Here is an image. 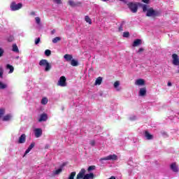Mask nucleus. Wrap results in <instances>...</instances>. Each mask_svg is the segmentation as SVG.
I'll return each mask as SVG.
<instances>
[{"label": "nucleus", "instance_id": "6e6552de", "mask_svg": "<svg viewBox=\"0 0 179 179\" xmlns=\"http://www.w3.org/2000/svg\"><path fill=\"white\" fill-rule=\"evenodd\" d=\"M47 120H48V115H47V113H42L41 114L40 118L38 121V122H43L47 121Z\"/></svg>", "mask_w": 179, "mask_h": 179}, {"label": "nucleus", "instance_id": "9d476101", "mask_svg": "<svg viewBox=\"0 0 179 179\" xmlns=\"http://www.w3.org/2000/svg\"><path fill=\"white\" fill-rule=\"evenodd\" d=\"M34 132L36 138H40L43 135V130L41 128L35 129Z\"/></svg>", "mask_w": 179, "mask_h": 179}, {"label": "nucleus", "instance_id": "f704fd0d", "mask_svg": "<svg viewBox=\"0 0 179 179\" xmlns=\"http://www.w3.org/2000/svg\"><path fill=\"white\" fill-rule=\"evenodd\" d=\"M35 20H36L37 24H40V23L41 22V19L40 18V17H36L35 18Z\"/></svg>", "mask_w": 179, "mask_h": 179}, {"label": "nucleus", "instance_id": "79ce46f5", "mask_svg": "<svg viewBox=\"0 0 179 179\" xmlns=\"http://www.w3.org/2000/svg\"><path fill=\"white\" fill-rule=\"evenodd\" d=\"M143 51H145V49H143V48H140L138 49V54H141V52H143Z\"/></svg>", "mask_w": 179, "mask_h": 179}, {"label": "nucleus", "instance_id": "4468645a", "mask_svg": "<svg viewBox=\"0 0 179 179\" xmlns=\"http://www.w3.org/2000/svg\"><path fill=\"white\" fill-rule=\"evenodd\" d=\"M145 137L148 141H151L153 139V135L150 134V133H149L148 131H145Z\"/></svg>", "mask_w": 179, "mask_h": 179}, {"label": "nucleus", "instance_id": "72a5a7b5", "mask_svg": "<svg viewBox=\"0 0 179 179\" xmlns=\"http://www.w3.org/2000/svg\"><path fill=\"white\" fill-rule=\"evenodd\" d=\"M55 3H57V5H61L62 3V0H52Z\"/></svg>", "mask_w": 179, "mask_h": 179}, {"label": "nucleus", "instance_id": "0eeeda50", "mask_svg": "<svg viewBox=\"0 0 179 179\" xmlns=\"http://www.w3.org/2000/svg\"><path fill=\"white\" fill-rule=\"evenodd\" d=\"M118 157L115 155H110L106 157L101 158V160H117Z\"/></svg>", "mask_w": 179, "mask_h": 179}, {"label": "nucleus", "instance_id": "a18cd8bd", "mask_svg": "<svg viewBox=\"0 0 179 179\" xmlns=\"http://www.w3.org/2000/svg\"><path fill=\"white\" fill-rule=\"evenodd\" d=\"M142 2H143L144 3H149V2H150V0H141Z\"/></svg>", "mask_w": 179, "mask_h": 179}, {"label": "nucleus", "instance_id": "de8ad7c7", "mask_svg": "<svg viewBox=\"0 0 179 179\" xmlns=\"http://www.w3.org/2000/svg\"><path fill=\"white\" fill-rule=\"evenodd\" d=\"M168 86H172L171 82H168Z\"/></svg>", "mask_w": 179, "mask_h": 179}, {"label": "nucleus", "instance_id": "603ef678", "mask_svg": "<svg viewBox=\"0 0 179 179\" xmlns=\"http://www.w3.org/2000/svg\"><path fill=\"white\" fill-rule=\"evenodd\" d=\"M120 1H124V0H120Z\"/></svg>", "mask_w": 179, "mask_h": 179}, {"label": "nucleus", "instance_id": "ddd939ff", "mask_svg": "<svg viewBox=\"0 0 179 179\" xmlns=\"http://www.w3.org/2000/svg\"><path fill=\"white\" fill-rule=\"evenodd\" d=\"M142 44V40L141 39H136L133 42V47H138V45H141Z\"/></svg>", "mask_w": 179, "mask_h": 179}, {"label": "nucleus", "instance_id": "f257e3e1", "mask_svg": "<svg viewBox=\"0 0 179 179\" xmlns=\"http://www.w3.org/2000/svg\"><path fill=\"white\" fill-rule=\"evenodd\" d=\"M143 12L144 13H146L148 17H157L162 15V12L155 10L153 8H150V6L148 4L143 6Z\"/></svg>", "mask_w": 179, "mask_h": 179}, {"label": "nucleus", "instance_id": "aec40b11", "mask_svg": "<svg viewBox=\"0 0 179 179\" xmlns=\"http://www.w3.org/2000/svg\"><path fill=\"white\" fill-rule=\"evenodd\" d=\"M6 69H10L9 73H13V71H15V68H13V66L10 64H7Z\"/></svg>", "mask_w": 179, "mask_h": 179}, {"label": "nucleus", "instance_id": "20e7f679", "mask_svg": "<svg viewBox=\"0 0 179 179\" xmlns=\"http://www.w3.org/2000/svg\"><path fill=\"white\" fill-rule=\"evenodd\" d=\"M39 65L40 66H45V72H49V71H51V64L47 59H41L39 62Z\"/></svg>", "mask_w": 179, "mask_h": 179}, {"label": "nucleus", "instance_id": "f8f14e48", "mask_svg": "<svg viewBox=\"0 0 179 179\" xmlns=\"http://www.w3.org/2000/svg\"><path fill=\"white\" fill-rule=\"evenodd\" d=\"M26 142V134H23L18 140V143H24Z\"/></svg>", "mask_w": 179, "mask_h": 179}, {"label": "nucleus", "instance_id": "4c0bfd02", "mask_svg": "<svg viewBox=\"0 0 179 179\" xmlns=\"http://www.w3.org/2000/svg\"><path fill=\"white\" fill-rule=\"evenodd\" d=\"M5 114V109L0 108V118Z\"/></svg>", "mask_w": 179, "mask_h": 179}, {"label": "nucleus", "instance_id": "37998d69", "mask_svg": "<svg viewBox=\"0 0 179 179\" xmlns=\"http://www.w3.org/2000/svg\"><path fill=\"white\" fill-rule=\"evenodd\" d=\"M90 145H91V146H94V145H96V141H94V140L91 141Z\"/></svg>", "mask_w": 179, "mask_h": 179}, {"label": "nucleus", "instance_id": "4be33fe9", "mask_svg": "<svg viewBox=\"0 0 179 179\" xmlns=\"http://www.w3.org/2000/svg\"><path fill=\"white\" fill-rule=\"evenodd\" d=\"M85 20L87 22V23H89V24H92V19H90V17L88 15H85Z\"/></svg>", "mask_w": 179, "mask_h": 179}, {"label": "nucleus", "instance_id": "7c9ffc66", "mask_svg": "<svg viewBox=\"0 0 179 179\" xmlns=\"http://www.w3.org/2000/svg\"><path fill=\"white\" fill-rule=\"evenodd\" d=\"M124 23H125L124 22H122L121 23L120 26L118 28L119 31H124V29H122V27L124 26Z\"/></svg>", "mask_w": 179, "mask_h": 179}, {"label": "nucleus", "instance_id": "ea45409f", "mask_svg": "<svg viewBox=\"0 0 179 179\" xmlns=\"http://www.w3.org/2000/svg\"><path fill=\"white\" fill-rule=\"evenodd\" d=\"M35 145H36L35 143H31L30 144V145L28 147V148H29L31 150V149H33V148H34Z\"/></svg>", "mask_w": 179, "mask_h": 179}, {"label": "nucleus", "instance_id": "39448f33", "mask_svg": "<svg viewBox=\"0 0 179 179\" xmlns=\"http://www.w3.org/2000/svg\"><path fill=\"white\" fill-rule=\"evenodd\" d=\"M22 8H23V4L22 3L17 4L15 1H13L10 5V10L13 12L19 10V9H22Z\"/></svg>", "mask_w": 179, "mask_h": 179}, {"label": "nucleus", "instance_id": "473e14b6", "mask_svg": "<svg viewBox=\"0 0 179 179\" xmlns=\"http://www.w3.org/2000/svg\"><path fill=\"white\" fill-rule=\"evenodd\" d=\"M113 86L115 87V89H117V87H118V86H120V81L117 80L114 83Z\"/></svg>", "mask_w": 179, "mask_h": 179}, {"label": "nucleus", "instance_id": "58836bf2", "mask_svg": "<svg viewBox=\"0 0 179 179\" xmlns=\"http://www.w3.org/2000/svg\"><path fill=\"white\" fill-rule=\"evenodd\" d=\"M3 52H5V51L3 50V49H2L1 48H0V58H1V57H3Z\"/></svg>", "mask_w": 179, "mask_h": 179}, {"label": "nucleus", "instance_id": "3c124183", "mask_svg": "<svg viewBox=\"0 0 179 179\" xmlns=\"http://www.w3.org/2000/svg\"><path fill=\"white\" fill-rule=\"evenodd\" d=\"M54 33H55V31H52V34H54Z\"/></svg>", "mask_w": 179, "mask_h": 179}, {"label": "nucleus", "instance_id": "2f4dec72", "mask_svg": "<svg viewBox=\"0 0 179 179\" xmlns=\"http://www.w3.org/2000/svg\"><path fill=\"white\" fill-rule=\"evenodd\" d=\"M0 78L1 79L3 78V69L1 66L0 67Z\"/></svg>", "mask_w": 179, "mask_h": 179}, {"label": "nucleus", "instance_id": "423d86ee", "mask_svg": "<svg viewBox=\"0 0 179 179\" xmlns=\"http://www.w3.org/2000/svg\"><path fill=\"white\" fill-rule=\"evenodd\" d=\"M57 85L58 86H61L62 87H65V86H66V78H65V76H64L60 77Z\"/></svg>", "mask_w": 179, "mask_h": 179}, {"label": "nucleus", "instance_id": "393cba45", "mask_svg": "<svg viewBox=\"0 0 179 179\" xmlns=\"http://www.w3.org/2000/svg\"><path fill=\"white\" fill-rule=\"evenodd\" d=\"M6 87H8V85H6V84H4L1 81H0V89L1 90H3V89H6Z\"/></svg>", "mask_w": 179, "mask_h": 179}, {"label": "nucleus", "instance_id": "f03ea898", "mask_svg": "<svg viewBox=\"0 0 179 179\" xmlns=\"http://www.w3.org/2000/svg\"><path fill=\"white\" fill-rule=\"evenodd\" d=\"M76 179H94V173H90L86 174V169H81L77 174Z\"/></svg>", "mask_w": 179, "mask_h": 179}, {"label": "nucleus", "instance_id": "49530a36", "mask_svg": "<svg viewBox=\"0 0 179 179\" xmlns=\"http://www.w3.org/2000/svg\"><path fill=\"white\" fill-rule=\"evenodd\" d=\"M31 15L32 16H34V15H36V13H35L34 11H32V12H31Z\"/></svg>", "mask_w": 179, "mask_h": 179}, {"label": "nucleus", "instance_id": "cd10ccee", "mask_svg": "<svg viewBox=\"0 0 179 179\" xmlns=\"http://www.w3.org/2000/svg\"><path fill=\"white\" fill-rule=\"evenodd\" d=\"M93 170H96V166H94V165L90 166L87 168V171H88V172L93 171Z\"/></svg>", "mask_w": 179, "mask_h": 179}, {"label": "nucleus", "instance_id": "a211bd4d", "mask_svg": "<svg viewBox=\"0 0 179 179\" xmlns=\"http://www.w3.org/2000/svg\"><path fill=\"white\" fill-rule=\"evenodd\" d=\"M12 119V115L10 114H8L6 115L3 117V121L6 122V121H10V120Z\"/></svg>", "mask_w": 179, "mask_h": 179}, {"label": "nucleus", "instance_id": "bb28decb", "mask_svg": "<svg viewBox=\"0 0 179 179\" xmlns=\"http://www.w3.org/2000/svg\"><path fill=\"white\" fill-rule=\"evenodd\" d=\"M69 5H70V6H72V7L78 6V3H75L72 0L69 1Z\"/></svg>", "mask_w": 179, "mask_h": 179}, {"label": "nucleus", "instance_id": "5701e85b", "mask_svg": "<svg viewBox=\"0 0 179 179\" xmlns=\"http://www.w3.org/2000/svg\"><path fill=\"white\" fill-rule=\"evenodd\" d=\"M76 176V172L73 171L70 173L68 179H75V176Z\"/></svg>", "mask_w": 179, "mask_h": 179}, {"label": "nucleus", "instance_id": "8fccbe9b", "mask_svg": "<svg viewBox=\"0 0 179 179\" xmlns=\"http://www.w3.org/2000/svg\"><path fill=\"white\" fill-rule=\"evenodd\" d=\"M101 1H103V2H106V1H107L108 0H101Z\"/></svg>", "mask_w": 179, "mask_h": 179}, {"label": "nucleus", "instance_id": "c9c22d12", "mask_svg": "<svg viewBox=\"0 0 179 179\" xmlns=\"http://www.w3.org/2000/svg\"><path fill=\"white\" fill-rule=\"evenodd\" d=\"M13 40H15V38L13 37V36H10L8 38V41L9 43H12V41H13Z\"/></svg>", "mask_w": 179, "mask_h": 179}, {"label": "nucleus", "instance_id": "c85d7f7f", "mask_svg": "<svg viewBox=\"0 0 179 179\" xmlns=\"http://www.w3.org/2000/svg\"><path fill=\"white\" fill-rule=\"evenodd\" d=\"M47 103H48V99L46 97L43 98L41 100V104H43V106H45Z\"/></svg>", "mask_w": 179, "mask_h": 179}, {"label": "nucleus", "instance_id": "b1692460", "mask_svg": "<svg viewBox=\"0 0 179 179\" xmlns=\"http://www.w3.org/2000/svg\"><path fill=\"white\" fill-rule=\"evenodd\" d=\"M58 41H61V37H59V36H57V37H55V38L52 39V43L54 44H57V43Z\"/></svg>", "mask_w": 179, "mask_h": 179}, {"label": "nucleus", "instance_id": "a19ab883", "mask_svg": "<svg viewBox=\"0 0 179 179\" xmlns=\"http://www.w3.org/2000/svg\"><path fill=\"white\" fill-rule=\"evenodd\" d=\"M41 41V39L40 38H38L35 40V44L37 45Z\"/></svg>", "mask_w": 179, "mask_h": 179}, {"label": "nucleus", "instance_id": "c03bdc74", "mask_svg": "<svg viewBox=\"0 0 179 179\" xmlns=\"http://www.w3.org/2000/svg\"><path fill=\"white\" fill-rule=\"evenodd\" d=\"M30 150H31L29 149V148H27V149L26 150L25 152H24V156H25L26 155H27L28 153H29V152H30Z\"/></svg>", "mask_w": 179, "mask_h": 179}, {"label": "nucleus", "instance_id": "e433bc0d", "mask_svg": "<svg viewBox=\"0 0 179 179\" xmlns=\"http://www.w3.org/2000/svg\"><path fill=\"white\" fill-rule=\"evenodd\" d=\"M123 37H125L127 38H128V37H129V31H125L123 33Z\"/></svg>", "mask_w": 179, "mask_h": 179}, {"label": "nucleus", "instance_id": "dca6fc26", "mask_svg": "<svg viewBox=\"0 0 179 179\" xmlns=\"http://www.w3.org/2000/svg\"><path fill=\"white\" fill-rule=\"evenodd\" d=\"M139 96H141L142 97L146 96V87H143L140 89Z\"/></svg>", "mask_w": 179, "mask_h": 179}, {"label": "nucleus", "instance_id": "1a4fd4ad", "mask_svg": "<svg viewBox=\"0 0 179 179\" xmlns=\"http://www.w3.org/2000/svg\"><path fill=\"white\" fill-rule=\"evenodd\" d=\"M171 170H172L173 173H178L179 169L178 166H177V163L173 162V164H171Z\"/></svg>", "mask_w": 179, "mask_h": 179}, {"label": "nucleus", "instance_id": "7ed1b4c3", "mask_svg": "<svg viewBox=\"0 0 179 179\" xmlns=\"http://www.w3.org/2000/svg\"><path fill=\"white\" fill-rule=\"evenodd\" d=\"M144 4H142V3L139 2H132L130 1L127 3V6L129 9L132 12V13H136L138 12V8L140 6L143 9Z\"/></svg>", "mask_w": 179, "mask_h": 179}, {"label": "nucleus", "instance_id": "412c9836", "mask_svg": "<svg viewBox=\"0 0 179 179\" xmlns=\"http://www.w3.org/2000/svg\"><path fill=\"white\" fill-rule=\"evenodd\" d=\"M101 82H103V78L99 77V78H96L94 85H101Z\"/></svg>", "mask_w": 179, "mask_h": 179}, {"label": "nucleus", "instance_id": "a878e982", "mask_svg": "<svg viewBox=\"0 0 179 179\" xmlns=\"http://www.w3.org/2000/svg\"><path fill=\"white\" fill-rule=\"evenodd\" d=\"M13 51L14 52H19V48H17V45L16 44L13 45Z\"/></svg>", "mask_w": 179, "mask_h": 179}, {"label": "nucleus", "instance_id": "6ab92c4d", "mask_svg": "<svg viewBox=\"0 0 179 179\" xmlns=\"http://www.w3.org/2000/svg\"><path fill=\"white\" fill-rule=\"evenodd\" d=\"M78 65H79V62H78V60H76L75 59H72V60L71 61V66H78Z\"/></svg>", "mask_w": 179, "mask_h": 179}, {"label": "nucleus", "instance_id": "9b49d317", "mask_svg": "<svg viewBox=\"0 0 179 179\" xmlns=\"http://www.w3.org/2000/svg\"><path fill=\"white\" fill-rule=\"evenodd\" d=\"M64 58L67 62H71V61L73 59V56H72V55L66 54L64 55Z\"/></svg>", "mask_w": 179, "mask_h": 179}, {"label": "nucleus", "instance_id": "2eb2a0df", "mask_svg": "<svg viewBox=\"0 0 179 179\" xmlns=\"http://www.w3.org/2000/svg\"><path fill=\"white\" fill-rule=\"evenodd\" d=\"M64 169V165L61 166L59 169H58L57 170H55L53 171V174H55V176H58L59 174H61L62 173V170Z\"/></svg>", "mask_w": 179, "mask_h": 179}, {"label": "nucleus", "instance_id": "c756f323", "mask_svg": "<svg viewBox=\"0 0 179 179\" xmlns=\"http://www.w3.org/2000/svg\"><path fill=\"white\" fill-rule=\"evenodd\" d=\"M45 55L46 57H50V55H51V50H45Z\"/></svg>", "mask_w": 179, "mask_h": 179}, {"label": "nucleus", "instance_id": "09e8293b", "mask_svg": "<svg viewBox=\"0 0 179 179\" xmlns=\"http://www.w3.org/2000/svg\"><path fill=\"white\" fill-rule=\"evenodd\" d=\"M45 149H48V145H46V146L45 147Z\"/></svg>", "mask_w": 179, "mask_h": 179}, {"label": "nucleus", "instance_id": "f3484780", "mask_svg": "<svg viewBox=\"0 0 179 179\" xmlns=\"http://www.w3.org/2000/svg\"><path fill=\"white\" fill-rule=\"evenodd\" d=\"M136 85H138V86H143L145 85V80L140 78L136 81Z\"/></svg>", "mask_w": 179, "mask_h": 179}]
</instances>
